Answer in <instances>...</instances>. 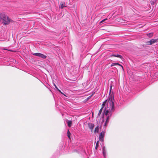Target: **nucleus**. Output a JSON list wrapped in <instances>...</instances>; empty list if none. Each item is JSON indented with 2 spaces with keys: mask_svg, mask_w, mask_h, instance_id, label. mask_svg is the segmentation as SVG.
<instances>
[{
  "mask_svg": "<svg viewBox=\"0 0 158 158\" xmlns=\"http://www.w3.org/2000/svg\"><path fill=\"white\" fill-rule=\"evenodd\" d=\"M54 86L56 88V89L57 90L58 89V88L56 86V85L55 84H54Z\"/></svg>",
  "mask_w": 158,
  "mask_h": 158,
  "instance_id": "aec40b11",
  "label": "nucleus"
},
{
  "mask_svg": "<svg viewBox=\"0 0 158 158\" xmlns=\"http://www.w3.org/2000/svg\"><path fill=\"white\" fill-rule=\"evenodd\" d=\"M108 113H109V111L108 110H106V111L105 113V115H108Z\"/></svg>",
  "mask_w": 158,
  "mask_h": 158,
  "instance_id": "4468645a",
  "label": "nucleus"
},
{
  "mask_svg": "<svg viewBox=\"0 0 158 158\" xmlns=\"http://www.w3.org/2000/svg\"><path fill=\"white\" fill-rule=\"evenodd\" d=\"M66 121L67 123L68 126L69 127V121L68 119H66Z\"/></svg>",
  "mask_w": 158,
  "mask_h": 158,
  "instance_id": "f3484780",
  "label": "nucleus"
},
{
  "mask_svg": "<svg viewBox=\"0 0 158 158\" xmlns=\"http://www.w3.org/2000/svg\"><path fill=\"white\" fill-rule=\"evenodd\" d=\"M33 55L43 59H45L46 57V56L45 55L39 53H34Z\"/></svg>",
  "mask_w": 158,
  "mask_h": 158,
  "instance_id": "7ed1b4c3",
  "label": "nucleus"
},
{
  "mask_svg": "<svg viewBox=\"0 0 158 158\" xmlns=\"http://www.w3.org/2000/svg\"><path fill=\"white\" fill-rule=\"evenodd\" d=\"M76 80V77H75V78H74V79H73V81H75V80Z\"/></svg>",
  "mask_w": 158,
  "mask_h": 158,
  "instance_id": "b1692460",
  "label": "nucleus"
},
{
  "mask_svg": "<svg viewBox=\"0 0 158 158\" xmlns=\"http://www.w3.org/2000/svg\"><path fill=\"white\" fill-rule=\"evenodd\" d=\"M107 19H107V18H106L105 19H103V20H102V21H101L100 22V23H103V22H104V21H106V20H107Z\"/></svg>",
  "mask_w": 158,
  "mask_h": 158,
  "instance_id": "a211bd4d",
  "label": "nucleus"
},
{
  "mask_svg": "<svg viewBox=\"0 0 158 158\" xmlns=\"http://www.w3.org/2000/svg\"><path fill=\"white\" fill-rule=\"evenodd\" d=\"M98 143H99V142H98V141L97 142V143H96V147H95V149H97V148H98V147L99 146Z\"/></svg>",
  "mask_w": 158,
  "mask_h": 158,
  "instance_id": "f8f14e48",
  "label": "nucleus"
},
{
  "mask_svg": "<svg viewBox=\"0 0 158 158\" xmlns=\"http://www.w3.org/2000/svg\"><path fill=\"white\" fill-rule=\"evenodd\" d=\"M111 56L120 58H122V56L121 55L118 54L115 55L114 54H113L111 55Z\"/></svg>",
  "mask_w": 158,
  "mask_h": 158,
  "instance_id": "9d476101",
  "label": "nucleus"
},
{
  "mask_svg": "<svg viewBox=\"0 0 158 158\" xmlns=\"http://www.w3.org/2000/svg\"><path fill=\"white\" fill-rule=\"evenodd\" d=\"M98 131H99L98 127V126H97L95 128L94 132H95V133H96V132L98 133Z\"/></svg>",
  "mask_w": 158,
  "mask_h": 158,
  "instance_id": "9b49d317",
  "label": "nucleus"
},
{
  "mask_svg": "<svg viewBox=\"0 0 158 158\" xmlns=\"http://www.w3.org/2000/svg\"><path fill=\"white\" fill-rule=\"evenodd\" d=\"M58 91H59L60 93L61 94H63V93L61 91L58 89L57 90Z\"/></svg>",
  "mask_w": 158,
  "mask_h": 158,
  "instance_id": "4be33fe9",
  "label": "nucleus"
},
{
  "mask_svg": "<svg viewBox=\"0 0 158 158\" xmlns=\"http://www.w3.org/2000/svg\"><path fill=\"white\" fill-rule=\"evenodd\" d=\"M156 0H155V2L156 1Z\"/></svg>",
  "mask_w": 158,
  "mask_h": 158,
  "instance_id": "a878e982",
  "label": "nucleus"
},
{
  "mask_svg": "<svg viewBox=\"0 0 158 158\" xmlns=\"http://www.w3.org/2000/svg\"><path fill=\"white\" fill-rule=\"evenodd\" d=\"M156 40L152 39L150 41H149L148 42V43H149L150 45H151L155 43L156 42Z\"/></svg>",
  "mask_w": 158,
  "mask_h": 158,
  "instance_id": "6e6552de",
  "label": "nucleus"
},
{
  "mask_svg": "<svg viewBox=\"0 0 158 158\" xmlns=\"http://www.w3.org/2000/svg\"><path fill=\"white\" fill-rule=\"evenodd\" d=\"M65 6L63 5V3L61 4L60 7L61 8H63L64 7H65Z\"/></svg>",
  "mask_w": 158,
  "mask_h": 158,
  "instance_id": "dca6fc26",
  "label": "nucleus"
},
{
  "mask_svg": "<svg viewBox=\"0 0 158 158\" xmlns=\"http://www.w3.org/2000/svg\"><path fill=\"white\" fill-rule=\"evenodd\" d=\"M67 136L69 138V129L68 130Z\"/></svg>",
  "mask_w": 158,
  "mask_h": 158,
  "instance_id": "6ab92c4d",
  "label": "nucleus"
},
{
  "mask_svg": "<svg viewBox=\"0 0 158 158\" xmlns=\"http://www.w3.org/2000/svg\"><path fill=\"white\" fill-rule=\"evenodd\" d=\"M105 132L102 131L101 132L100 134L99 135V140L101 142H103V139L105 135Z\"/></svg>",
  "mask_w": 158,
  "mask_h": 158,
  "instance_id": "20e7f679",
  "label": "nucleus"
},
{
  "mask_svg": "<svg viewBox=\"0 0 158 158\" xmlns=\"http://www.w3.org/2000/svg\"><path fill=\"white\" fill-rule=\"evenodd\" d=\"M102 152H103V155L105 158L106 157V148L104 146H103L102 148Z\"/></svg>",
  "mask_w": 158,
  "mask_h": 158,
  "instance_id": "0eeeda50",
  "label": "nucleus"
},
{
  "mask_svg": "<svg viewBox=\"0 0 158 158\" xmlns=\"http://www.w3.org/2000/svg\"><path fill=\"white\" fill-rule=\"evenodd\" d=\"M0 20L4 25H8L13 22V20L5 13L0 14Z\"/></svg>",
  "mask_w": 158,
  "mask_h": 158,
  "instance_id": "f03ea898",
  "label": "nucleus"
},
{
  "mask_svg": "<svg viewBox=\"0 0 158 158\" xmlns=\"http://www.w3.org/2000/svg\"><path fill=\"white\" fill-rule=\"evenodd\" d=\"M88 127L91 130H93L94 125V124L91 123H89L88 124Z\"/></svg>",
  "mask_w": 158,
  "mask_h": 158,
  "instance_id": "39448f33",
  "label": "nucleus"
},
{
  "mask_svg": "<svg viewBox=\"0 0 158 158\" xmlns=\"http://www.w3.org/2000/svg\"><path fill=\"white\" fill-rule=\"evenodd\" d=\"M118 65L119 66H121L122 67V68L123 69V66L121 65L119 63H112V64H111V66L112 67V66H114V65Z\"/></svg>",
  "mask_w": 158,
  "mask_h": 158,
  "instance_id": "423d86ee",
  "label": "nucleus"
},
{
  "mask_svg": "<svg viewBox=\"0 0 158 158\" xmlns=\"http://www.w3.org/2000/svg\"><path fill=\"white\" fill-rule=\"evenodd\" d=\"M111 88H112V86H110V92L111 91Z\"/></svg>",
  "mask_w": 158,
  "mask_h": 158,
  "instance_id": "393cba45",
  "label": "nucleus"
},
{
  "mask_svg": "<svg viewBox=\"0 0 158 158\" xmlns=\"http://www.w3.org/2000/svg\"><path fill=\"white\" fill-rule=\"evenodd\" d=\"M151 4H152V5H154V2H153L151 1Z\"/></svg>",
  "mask_w": 158,
  "mask_h": 158,
  "instance_id": "412c9836",
  "label": "nucleus"
},
{
  "mask_svg": "<svg viewBox=\"0 0 158 158\" xmlns=\"http://www.w3.org/2000/svg\"><path fill=\"white\" fill-rule=\"evenodd\" d=\"M109 116H108L107 117L106 120L104 123V126H106L107 123L109 121Z\"/></svg>",
  "mask_w": 158,
  "mask_h": 158,
  "instance_id": "1a4fd4ad",
  "label": "nucleus"
},
{
  "mask_svg": "<svg viewBox=\"0 0 158 158\" xmlns=\"http://www.w3.org/2000/svg\"><path fill=\"white\" fill-rule=\"evenodd\" d=\"M147 35L148 37H151L152 35V33H149L147 34Z\"/></svg>",
  "mask_w": 158,
  "mask_h": 158,
  "instance_id": "2eb2a0df",
  "label": "nucleus"
},
{
  "mask_svg": "<svg viewBox=\"0 0 158 158\" xmlns=\"http://www.w3.org/2000/svg\"><path fill=\"white\" fill-rule=\"evenodd\" d=\"M103 107H103H102L100 109V110H99V112L98 113V115H100L101 112H102V108Z\"/></svg>",
  "mask_w": 158,
  "mask_h": 158,
  "instance_id": "ddd939ff",
  "label": "nucleus"
},
{
  "mask_svg": "<svg viewBox=\"0 0 158 158\" xmlns=\"http://www.w3.org/2000/svg\"><path fill=\"white\" fill-rule=\"evenodd\" d=\"M72 124V122L71 121H70V127L71 126V125Z\"/></svg>",
  "mask_w": 158,
  "mask_h": 158,
  "instance_id": "5701e85b",
  "label": "nucleus"
},
{
  "mask_svg": "<svg viewBox=\"0 0 158 158\" xmlns=\"http://www.w3.org/2000/svg\"><path fill=\"white\" fill-rule=\"evenodd\" d=\"M114 96L113 94L110 95L108 99L102 103V105L104 106L106 103H107V106L111 108V110L112 112L114 111L115 110L114 106Z\"/></svg>",
  "mask_w": 158,
  "mask_h": 158,
  "instance_id": "f257e3e1",
  "label": "nucleus"
}]
</instances>
